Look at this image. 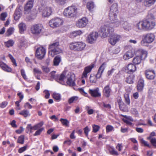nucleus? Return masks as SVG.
Segmentation results:
<instances>
[{
  "mask_svg": "<svg viewBox=\"0 0 156 156\" xmlns=\"http://www.w3.org/2000/svg\"><path fill=\"white\" fill-rule=\"evenodd\" d=\"M21 74L23 78L25 80L27 79L24 70L22 69L21 70Z\"/></svg>",
  "mask_w": 156,
  "mask_h": 156,
  "instance_id": "61",
  "label": "nucleus"
},
{
  "mask_svg": "<svg viewBox=\"0 0 156 156\" xmlns=\"http://www.w3.org/2000/svg\"><path fill=\"white\" fill-rule=\"evenodd\" d=\"M99 89L97 88L94 89H89V92L91 95L94 97H99L101 96V94L99 92Z\"/></svg>",
  "mask_w": 156,
  "mask_h": 156,
  "instance_id": "25",
  "label": "nucleus"
},
{
  "mask_svg": "<svg viewBox=\"0 0 156 156\" xmlns=\"http://www.w3.org/2000/svg\"><path fill=\"white\" fill-rule=\"evenodd\" d=\"M136 70V67L133 64H129L126 67L125 71L129 73H132Z\"/></svg>",
  "mask_w": 156,
  "mask_h": 156,
  "instance_id": "22",
  "label": "nucleus"
},
{
  "mask_svg": "<svg viewBox=\"0 0 156 156\" xmlns=\"http://www.w3.org/2000/svg\"><path fill=\"white\" fill-rule=\"evenodd\" d=\"M44 129V128H41L39 129L34 134V136H36L40 135Z\"/></svg>",
  "mask_w": 156,
  "mask_h": 156,
  "instance_id": "57",
  "label": "nucleus"
},
{
  "mask_svg": "<svg viewBox=\"0 0 156 156\" xmlns=\"http://www.w3.org/2000/svg\"><path fill=\"white\" fill-rule=\"evenodd\" d=\"M52 97L55 100L59 101L61 98V95L59 93L54 92L52 94Z\"/></svg>",
  "mask_w": 156,
  "mask_h": 156,
  "instance_id": "37",
  "label": "nucleus"
},
{
  "mask_svg": "<svg viewBox=\"0 0 156 156\" xmlns=\"http://www.w3.org/2000/svg\"><path fill=\"white\" fill-rule=\"evenodd\" d=\"M125 101L127 105H129L130 101L129 99V95L128 93L125 94L124 95Z\"/></svg>",
  "mask_w": 156,
  "mask_h": 156,
  "instance_id": "45",
  "label": "nucleus"
},
{
  "mask_svg": "<svg viewBox=\"0 0 156 156\" xmlns=\"http://www.w3.org/2000/svg\"><path fill=\"white\" fill-rule=\"evenodd\" d=\"M14 30V29L13 27L9 28L7 30L6 33V34L8 36H9L13 33Z\"/></svg>",
  "mask_w": 156,
  "mask_h": 156,
  "instance_id": "40",
  "label": "nucleus"
},
{
  "mask_svg": "<svg viewBox=\"0 0 156 156\" xmlns=\"http://www.w3.org/2000/svg\"><path fill=\"white\" fill-rule=\"evenodd\" d=\"M98 36V33L96 32L90 33L87 37V40L90 44L94 43L97 40Z\"/></svg>",
  "mask_w": 156,
  "mask_h": 156,
  "instance_id": "16",
  "label": "nucleus"
},
{
  "mask_svg": "<svg viewBox=\"0 0 156 156\" xmlns=\"http://www.w3.org/2000/svg\"><path fill=\"white\" fill-rule=\"evenodd\" d=\"M146 77L150 80H153L155 76V73L154 70H147L146 72Z\"/></svg>",
  "mask_w": 156,
  "mask_h": 156,
  "instance_id": "27",
  "label": "nucleus"
},
{
  "mask_svg": "<svg viewBox=\"0 0 156 156\" xmlns=\"http://www.w3.org/2000/svg\"><path fill=\"white\" fill-rule=\"evenodd\" d=\"M22 7L19 6L17 7L14 16V19L16 20H18L22 15Z\"/></svg>",
  "mask_w": 156,
  "mask_h": 156,
  "instance_id": "21",
  "label": "nucleus"
},
{
  "mask_svg": "<svg viewBox=\"0 0 156 156\" xmlns=\"http://www.w3.org/2000/svg\"><path fill=\"white\" fill-rule=\"evenodd\" d=\"M46 52L45 49L42 47H40L36 50V55L38 59H41L44 57Z\"/></svg>",
  "mask_w": 156,
  "mask_h": 156,
  "instance_id": "14",
  "label": "nucleus"
},
{
  "mask_svg": "<svg viewBox=\"0 0 156 156\" xmlns=\"http://www.w3.org/2000/svg\"><path fill=\"white\" fill-rule=\"evenodd\" d=\"M138 51L140 53L141 55L136 56L133 58V62L135 65L139 64L141 62L143 57L144 58L147 57V52L146 51L140 49Z\"/></svg>",
  "mask_w": 156,
  "mask_h": 156,
  "instance_id": "6",
  "label": "nucleus"
},
{
  "mask_svg": "<svg viewBox=\"0 0 156 156\" xmlns=\"http://www.w3.org/2000/svg\"><path fill=\"white\" fill-rule=\"evenodd\" d=\"M117 102L118 103L120 110L126 112L128 111L126 105L122 101L121 97H118L117 99Z\"/></svg>",
  "mask_w": 156,
  "mask_h": 156,
  "instance_id": "20",
  "label": "nucleus"
},
{
  "mask_svg": "<svg viewBox=\"0 0 156 156\" xmlns=\"http://www.w3.org/2000/svg\"><path fill=\"white\" fill-rule=\"evenodd\" d=\"M63 20L59 18H55L51 19L49 22L50 26L52 28L59 27L62 25Z\"/></svg>",
  "mask_w": 156,
  "mask_h": 156,
  "instance_id": "8",
  "label": "nucleus"
},
{
  "mask_svg": "<svg viewBox=\"0 0 156 156\" xmlns=\"http://www.w3.org/2000/svg\"><path fill=\"white\" fill-rule=\"evenodd\" d=\"M18 26L20 33L21 34L23 33L26 29V24L22 22L19 24Z\"/></svg>",
  "mask_w": 156,
  "mask_h": 156,
  "instance_id": "32",
  "label": "nucleus"
},
{
  "mask_svg": "<svg viewBox=\"0 0 156 156\" xmlns=\"http://www.w3.org/2000/svg\"><path fill=\"white\" fill-rule=\"evenodd\" d=\"M77 11L78 9L75 6H70L64 9L63 15L67 17L73 18L76 16Z\"/></svg>",
  "mask_w": 156,
  "mask_h": 156,
  "instance_id": "2",
  "label": "nucleus"
},
{
  "mask_svg": "<svg viewBox=\"0 0 156 156\" xmlns=\"http://www.w3.org/2000/svg\"><path fill=\"white\" fill-rule=\"evenodd\" d=\"M114 31V29L109 24L102 26L100 30L101 34L104 37L110 36Z\"/></svg>",
  "mask_w": 156,
  "mask_h": 156,
  "instance_id": "3",
  "label": "nucleus"
},
{
  "mask_svg": "<svg viewBox=\"0 0 156 156\" xmlns=\"http://www.w3.org/2000/svg\"><path fill=\"white\" fill-rule=\"evenodd\" d=\"M114 129L113 127L110 125H108L106 127V131L107 132H109L112 131Z\"/></svg>",
  "mask_w": 156,
  "mask_h": 156,
  "instance_id": "52",
  "label": "nucleus"
},
{
  "mask_svg": "<svg viewBox=\"0 0 156 156\" xmlns=\"http://www.w3.org/2000/svg\"><path fill=\"white\" fill-rule=\"evenodd\" d=\"M109 151L110 154L112 155H119L118 152L113 148H110L109 149Z\"/></svg>",
  "mask_w": 156,
  "mask_h": 156,
  "instance_id": "48",
  "label": "nucleus"
},
{
  "mask_svg": "<svg viewBox=\"0 0 156 156\" xmlns=\"http://www.w3.org/2000/svg\"><path fill=\"white\" fill-rule=\"evenodd\" d=\"M8 56L11 60L12 62L13 63V64L14 65L16 66H17V64L16 63V60L12 56V55H11L9 54L8 55Z\"/></svg>",
  "mask_w": 156,
  "mask_h": 156,
  "instance_id": "47",
  "label": "nucleus"
},
{
  "mask_svg": "<svg viewBox=\"0 0 156 156\" xmlns=\"http://www.w3.org/2000/svg\"><path fill=\"white\" fill-rule=\"evenodd\" d=\"M86 46V44L83 42H73L70 44L69 47L71 50L81 51L84 49Z\"/></svg>",
  "mask_w": 156,
  "mask_h": 156,
  "instance_id": "5",
  "label": "nucleus"
},
{
  "mask_svg": "<svg viewBox=\"0 0 156 156\" xmlns=\"http://www.w3.org/2000/svg\"><path fill=\"white\" fill-rule=\"evenodd\" d=\"M116 69L114 68H112V69L110 70H109L107 73V75L108 76H110L112 74L115 72Z\"/></svg>",
  "mask_w": 156,
  "mask_h": 156,
  "instance_id": "51",
  "label": "nucleus"
},
{
  "mask_svg": "<svg viewBox=\"0 0 156 156\" xmlns=\"http://www.w3.org/2000/svg\"><path fill=\"white\" fill-rule=\"evenodd\" d=\"M34 0H29L24 7L25 14L28 13L33 7Z\"/></svg>",
  "mask_w": 156,
  "mask_h": 156,
  "instance_id": "19",
  "label": "nucleus"
},
{
  "mask_svg": "<svg viewBox=\"0 0 156 156\" xmlns=\"http://www.w3.org/2000/svg\"><path fill=\"white\" fill-rule=\"evenodd\" d=\"M113 19H111L109 18L110 20V23L109 24L110 26L113 28L118 27L120 26H122V24L123 23L122 20H119L117 19L116 17H113Z\"/></svg>",
  "mask_w": 156,
  "mask_h": 156,
  "instance_id": "11",
  "label": "nucleus"
},
{
  "mask_svg": "<svg viewBox=\"0 0 156 156\" xmlns=\"http://www.w3.org/2000/svg\"><path fill=\"white\" fill-rule=\"evenodd\" d=\"M155 39V36L152 33H148L144 36V38L141 41V44L144 46H147L152 43Z\"/></svg>",
  "mask_w": 156,
  "mask_h": 156,
  "instance_id": "4",
  "label": "nucleus"
},
{
  "mask_svg": "<svg viewBox=\"0 0 156 156\" xmlns=\"http://www.w3.org/2000/svg\"><path fill=\"white\" fill-rule=\"evenodd\" d=\"M24 106L25 108H27L29 109H31L32 108V106L28 102L26 103Z\"/></svg>",
  "mask_w": 156,
  "mask_h": 156,
  "instance_id": "64",
  "label": "nucleus"
},
{
  "mask_svg": "<svg viewBox=\"0 0 156 156\" xmlns=\"http://www.w3.org/2000/svg\"><path fill=\"white\" fill-rule=\"evenodd\" d=\"M133 76H131L128 77L126 80V81L128 83L131 84L133 83Z\"/></svg>",
  "mask_w": 156,
  "mask_h": 156,
  "instance_id": "46",
  "label": "nucleus"
},
{
  "mask_svg": "<svg viewBox=\"0 0 156 156\" xmlns=\"http://www.w3.org/2000/svg\"><path fill=\"white\" fill-rule=\"evenodd\" d=\"M151 142L152 145L155 147H156V138H153L151 140H150Z\"/></svg>",
  "mask_w": 156,
  "mask_h": 156,
  "instance_id": "58",
  "label": "nucleus"
},
{
  "mask_svg": "<svg viewBox=\"0 0 156 156\" xmlns=\"http://www.w3.org/2000/svg\"><path fill=\"white\" fill-rule=\"evenodd\" d=\"M53 50H54V52L56 54H58L62 52V50L58 47L54 49H53Z\"/></svg>",
  "mask_w": 156,
  "mask_h": 156,
  "instance_id": "55",
  "label": "nucleus"
},
{
  "mask_svg": "<svg viewBox=\"0 0 156 156\" xmlns=\"http://www.w3.org/2000/svg\"><path fill=\"white\" fill-rule=\"evenodd\" d=\"M27 145L20 148L19 150V153H21L23 151H25L27 149Z\"/></svg>",
  "mask_w": 156,
  "mask_h": 156,
  "instance_id": "56",
  "label": "nucleus"
},
{
  "mask_svg": "<svg viewBox=\"0 0 156 156\" xmlns=\"http://www.w3.org/2000/svg\"><path fill=\"white\" fill-rule=\"evenodd\" d=\"M61 61V58L58 55L56 56L54 59L53 64L54 66H58Z\"/></svg>",
  "mask_w": 156,
  "mask_h": 156,
  "instance_id": "34",
  "label": "nucleus"
},
{
  "mask_svg": "<svg viewBox=\"0 0 156 156\" xmlns=\"http://www.w3.org/2000/svg\"><path fill=\"white\" fill-rule=\"evenodd\" d=\"M106 64L105 63H103L99 68L97 73L95 75L97 79L101 78L102 73L103 72L105 68Z\"/></svg>",
  "mask_w": 156,
  "mask_h": 156,
  "instance_id": "23",
  "label": "nucleus"
},
{
  "mask_svg": "<svg viewBox=\"0 0 156 156\" xmlns=\"http://www.w3.org/2000/svg\"><path fill=\"white\" fill-rule=\"evenodd\" d=\"M118 13V5L117 3H114L111 5L110 8L109 13V17L112 19L113 17H117Z\"/></svg>",
  "mask_w": 156,
  "mask_h": 156,
  "instance_id": "10",
  "label": "nucleus"
},
{
  "mask_svg": "<svg viewBox=\"0 0 156 156\" xmlns=\"http://www.w3.org/2000/svg\"><path fill=\"white\" fill-rule=\"evenodd\" d=\"M92 131L94 133H96L98 132L100 129V127L97 125L94 124L92 125Z\"/></svg>",
  "mask_w": 156,
  "mask_h": 156,
  "instance_id": "42",
  "label": "nucleus"
},
{
  "mask_svg": "<svg viewBox=\"0 0 156 156\" xmlns=\"http://www.w3.org/2000/svg\"><path fill=\"white\" fill-rule=\"evenodd\" d=\"M8 104V103L7 101H3L0 104V107L1 108H4Z\"/></svg>",
  "mask_w": 156,
  "mask_h": 156,
  "instance_id": "62",
  "label": "nucleus"
},
{
  "mask_svg": "<svg viewBox=\"0 0 156 156\" xmlns=\"http://www.w3.org/2000/svg\"><path fill=\"white\" fill-rule=\"evenodd\" d=\"M59 45V43L58 42L54 43L49 45V48L52 49H54L58 47Z\"/></svg>",
  "mask_w": 156,
  "mask_h": 156,
  "instance_id": "43",
  "label": "nucleus"
},
{
  "mask_svg": "<svg viewBox=\"0 0 156 156\" xmlns=\"http://www.w3.org/2000/svg\"><path fill=\"white\" fill-rule=\"evenodd\" d=\"M19 114L23 115L24 117H26L30 115L29 111L27 110H23L20 112Z\"/></svg>",
  "mask_w": 156,
  "mask_h": 156,
  "instance_id": "35",
  "label": "nucleus"
},
{
  "mask_svg": "<svg viewBox=\"0 0 156 156\" xmlns=\"http://www.w3.org/2000/svg\"><path fill=\"white\" fill-rule=\"evenodd\" d=\"M111 92V89L108 85H107L104 87L103 92L105 97H108L110 95Z\"/></svg>",
  "mask_w": 156,
  "mask_h": 156,
  "instance_id": "29",
  "label": "nucleus"
},
{
  "mask_svg": "<svg viewBox=\"0 0 156 156\" xmlns=\"http://www.w3.org/2000/svg\"><path fill=\"white\" fill-rule=\"evenodd\" d=\"M83 33V32L80 30L75 31L73 32L72 35L74 37H76L77 36H80Z\"/></svg>",
  "mask_w": 156,
  "mask_h": 156,
  "instance_id": "38",
  "label": "nucleus"
},
{
  "mask_svg": "<svg viewBox=\"0 0 156 156\" xmlns=\"http://www.w3.org/2000/svg\"><path fill=\"white\" fill-rule=\"evenodd\" d=\"M88 22V20L86 18L83 17L76 22V25L78 28H83L86 26Z\"/></svg>",
  "mask_w": 156,
  "mask_h": 156,
  "instance_id": "13",
  "label": "nucleus"
},
{
  "mask_svg": "<svg viewBox=\"0 0 156 156\" xmlns=\"http://www.w3.org/2000/svg\"><path fill=\"white\" fill-rule=\"evenodd\" d=\"M78 90L82 94L85 95V96H87V94L84 91L83 89L79 88Z\"/></svg>",
  "mask_w": 156,
  "mask_h": 156,
  "instance_id": "63",
  "label": "nucleus"
},
{
  "mask_svg": "<svg viewBox=\"0 0 156 156\" xmlns=\"http://www.w3.org/2000/svg\"><path fill=\"white\" fill-rule=\"evenodd\" d=\"M110 38L109 42L112 45H115L117 42L119 41L122 39V37L120 35L112 33L110 36Z\"/></svg>",
  "mask_w": 156,
  "mask_h": 156,
  "instance_id": "12",
  "label": "nucleus"
},
{
  "mask_svg": "<svg viewBox=\"0 0 156 156\" xmlns=\"http://www.w3.org/2000/svg\"><path fill=\"white\" fill-rule=\"evenodd\" d=\"M155 26V22L152 20L148 19L140 21L134 26V30L137 32L152 30Z\"/></svg>",
  "mask_w": 156,
  "mask_h": 156,
  "instance_id": "1",
  "label": "nucleus"
},
{
  "mask_svg": "<svg viewBox=\"0 0 156 156\" xmlns=\"http://www.w3.org/2000/svg\"><path fill=\"white\" fill-rule=\"evenodd\" d=\"M84 133L86 135V136L88 137V132L90 131V129L87 126L84 128Z\"/></svg>",
  "mask_w": 156,
  "mask_h": 156,
  "instance_id": "54",
  "label": "nucleus"
},
{
  "mask_svg": "<svg viewBox=\"0 0 156 156\" xmlns=\"http://www.w3.org/2000/svg\"><path fill=\"white\" fill-rule=\"evenodd\" d=\"M144 87V81L143 80L140 79L137 85V89L138 91H141Z\"/></svg>",
  "mask_w": 156,
  "mask_h": 156,
  "instance_id": "30",
  "label": "nucleus"
},
{
  "mask_svg": "<svg viewBox=\"0 0 156 156\" xmlns=\"http://www.w3.org/2000/svg\"><path fill=\"white\" fill-rule=\"evenodd\" d=\"M24 136L23 135L20 136L17 140V143L21 144H23L24 143Z\"/></svg>",
  "mask_w": 156,
  "mask_h": 156,
  "instance_id": "44",
  "label": "nucleus"
},
{
  "mask_svg": "<svg viewBox=\"0 0 156 156\" xmlns=\"http://www.w3.org/2000/svg\"><path fill=\"white\" fill-rule=\"evenodd\" d=\"M89 78L90 83H95L96 82L97 79L95 76V75L93 74H91Z\"/></svg>",
  "mask_w": 156,
  "mask_h": 156,
  "instance_id": "36",
  "label": "nucleus"
},
{
  "mask_svg": "<svg viewBox=\"0 0 156 156\" xmlns=\"http://www.w3.org/2000/svg\"><path fill=\"white\" fill-rule=\"evenodd\" d=\"M90 108L88 106L86 107V109L87 111V113L89 115H91L93 114L94 110L93 109H90Z\"/></svg>",
  "mask_w": 156,
  "mask_h": 156,
  "instance_id": "49",
  "label": "nucleus"
},
{
  "mask_svg": "<svg viewBox=\"0 0 156 156\" xmlns=\"http://www.w3.org/2000/svg\"><path fill=\"white\" fill-rule=\"evenodd\" d=\"M136 0L138 2H141L142 0ZM156 1V0H145V3L146 5L149 6L153 5Z\"/></svg>",
  "mask_w": 156,
  "mask_h": 156,
  "instance_id": "33",
  "label": "nucleus"
},
{
  "mask_svg": "<svg viewBox=\"0 0 156 156\" xmlns=\"http://www.w3.org/2000/svg\"><path fill=\"white\" fill-rule=\"evenodd\" d=\"M87 7L89 10L90 12H92L93 11V9L95 7V5L93 2L90 1L87 3Z\"/></svg>",
  "mask_w": 156,
  "mask_h": 156,
  "instance_id": "31",
  "label": "nucleus"
},
{
  "mask_svg": "<svg viewBox=\"0 0 156 156\" xmlns=\"http://www.w3.org/2000/svg\"><path fill=\"white\" fill-rule=\"evenodd\" d=\"M55 71L51 72L50 73L51 77L54 78L57 82L62 84H64V78L66 74V72L65 71H64L60 75H55Z\"/></svg>",
  "mask_w": 156,
  "mask_h": 156,
  "instance_id": "7",
  "label": "nucleus"
},
{
  "mask_svg": "<svg viewBox=\"0 0 156 156\" xmlns=\"http://www.w3.org/2000/svg\"><path fill=\"white\" fill-rule=\"evenodd\" d=\"M52 13L51 8L49 7H46L42 11V16L44 17H48L51 15Z\"/></svg>",
  "mask_w": 156,
  "mask_h": 156,
  "instance_id": "24",
  "label": "nucleus"
},
{
  "mask_svg": "<svg viewBox=\"0 0 156 156\" xmlns=\"http://www.w3.org/2000/svg\"><path fill=\"white\" fill-rule=\"evenodd\" d=\"M14 43V41L12 40H9L6 42H5V46L9 48L12 46Z\"/></svg>",
  "mask_w": 156,
  "mask_h": 156,
  "instance_id": "41",
  "label": "nucleus"
},
{
  "mask_svg": "<svg viewBox=\"0 0 156 156\" xmlns=\"http://www.w3.org/2000/svg\"><path fill=\"white\" fill-rule=\"evenodd\" d=\"M65 72H66V74L64 80L65 79H67V84L69 86H74L75 85V78L74 74L70 73H67L66 71Z\"/></svg>",
  "mask_w": 156,
  "mask_h": 156,
  "instance_id": "9",
  "label": "nucleus"
},
{
  "mask_svg": "<svg viewBox=\"0 0 156 156\" xmlns=\"http://www.w3.org/2000/svg\"><path fill=\"white\" fill-rule=\"evenodd\" d=\"M78 98L76 96H74L71 98L69 100V104L72 103L74 101L77 100Z\"/></svg>",
  "mask_w": 156,
  "mask_h": 156,
  "instance_id": "50",
  "label": "nucleus"
},
{
  "mask_svg": "<svg viewBox=\"0 0 156 156\" xmlns=\"http://www.w3.org/2000/svg\"><path fill=\"white\" fill-rule=\"evenodd\" d=\"M0 67L4 71L7 72H10L12 69L3 62H0Z\"/></svg>",
  "mask_w": 156,
  "mask_h": 156,
  "instance_id": "26",
  "label": "nucleus"
},
{
  "mask_svg": "<svg viewBox=\"0 0 156 156\" xmlns=\"http://www.w3.org/2000/svg\"><path fill=\"white\" fill-rule=\"evenodd\" d=\"M95 66L94 63H92L89 66L85 67L84 69V70L83 73L82 78L86 79L88 77V73H90L92 69Z\"/></svg>",
  "mask_w": 156,
  "mask_h": 156,
  "instance_id": "15",
  "label": "nucleus"
},
{
  "mask_svg": "<svg viewBox=\"0 0 156 156\" xmlns=\"http://www.w3.org/2000/svg\"><path fill=\"white\" fill-rule=\"evenodd\" d=\"M60 121L63 125L66 126H69V122L67 119L62 118L60 119Z\"/></svg>",
  "mask_w": 156,
  "mask_h": 156,
  "instance_id": "39",
  "label": "nucleus"
},
{
  "mask_svg": "<svg viewBox=\"0 0 156 156\" xmlns=\"http://www.w3.org/2000/svg\"><path fill=\"white\" fill-rule=\"evenodd\" d=\"M42 27L38 24H35L31 27V33L36 35L39 34L42 30Z\"/></svg>",
  "mask_w": 156,
  "mask_h": 156,
  "instance_id": "17",
  "label": "nucleus"
},
{
  "mask_svg": "<svg viewBox=\"0 0 156 156\" xmlns=\"http://www.w3.org/2000/svg\"><path fill=\"white\" fill-rule=\"evenodd\" d=\"M134 54V50L132 48L125 53L123 56V58L125 60H128L133 57Z\"/></svg>",
  "mask_w": 156,
  "mask_h": 156,
  "instance_id": "18",
  "label": "nucleus"
},
{
  "mask_svg": "<svg viewBox=\"0 0 156 156\" xmlns=\"http://www.w3.org/2000/svg\"><path fill=\"white\" fill-rule=\"evenodd\" d=\"M141 143L144 144L145 146L150 147L149 145L148 144L147 141L144 140L143 139H141L140 140Z\"/></svg>",
  "mask_w": 156,
  "mask_h": 156,
  "instance_id": "53",
  "label": "nucleus"
},
{
  "mask_svg": "<svg viewBox=\"0 0 156 156\" xmlns=\"http://www.w3.org/2000/svg\"><path fill=\"white\" fill-rule=\"evenodd\" d=\"M122 27L126 31H129L132 29L131 25L126 22H124L122 24Z\"/></svg>",
  "mask_w": 156,
  "mask_h": 156,
  "instance_id": "28",
  "label": "nucleus"
},
{
  "mask_svg": "<svg viewBox=\"0 0 156 156\" xmlns=\"http://www.w3.org/2000/svg\"><path fill=\"white\" fill-rule=\"evenodd\" d=\"M41 68L43 71L46 73H48L50 71L49 68L47 67L42 66Z\"/></svg>",
  "mask_w": 156,
  "mask_h": 156,
  "instance_id": "59",
  "label": "nucleus"
},
{
  "mask_svg": "<svg viewBox=\"0 0 156 156\" xmlns=\"http://www.w3.org/2000/svg\"><path fill=\"white\" fill-rule=\"evenodd\" d=\"M50 49V51H49L48 54L49 56H51V57H53L55 55H56L54 52L53 49Z\"/></svg>",
  "mask_w": 156,
  "mask_h": 156,
  "instance_id": "60",
  "label": "nucleus"
}]
</instances>
